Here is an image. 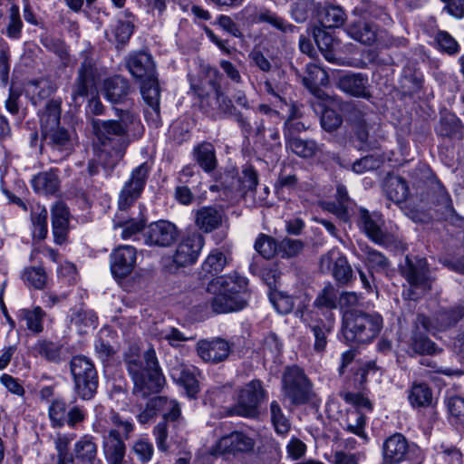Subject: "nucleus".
<instances>
[{
    "label": "nucleus",
    "mask_w": 464,
    "mask_h": 464,
    "mask_svg": "<svg viewBox=\"0 0 464 464\" xmlns=\"http://www.w3.org/2000/svg\"><path fill=\"white\" fill-rule=\"evenodd\" d=\"M382 225L383 218L381 213H370L365 208L360 209L359 226L370 239L378 244H384L386 242L387 236L382 229Z\"/></svg>",
    "instance_id": "nucleus-20"
},
{
    "label": "nucleus",
    "mask_w": 464,
    "mask_h": 464,
    "mask_svg": "<svg viewBox=\"0 0 464 464\" xmlns=\"http://www.w3.org/2000/svg\"><path fill=\"white\" fill-rule=\"evenodd\" d=\"M409 401L413 407H428L432 402V392L426 383H413Z\"/></svg>",
    "instance_id": "nucleus-43"
},
{
    "label": "nucleus",
    "mask_w": 464,
    "mask_h": 464,
    "mask_svg": "<svg viewBox=\"0 0 464 464\" xmlns=\"http://www.w3.org/2000/svg\"><path fill=\"white\" fill-rule=\"evenodd\" d=\"M178 237L177 227L165 220L150 224L144 231L145 243L149 246L167 247L176 242Z\"/></svg>",
    "instance_id": "nucleus-14"
},
{
    "label": "nucleus",
    "mask_w": 464,
    "mask_h": 464,
    "mask_svg": "<svg viewBox=\"0 0 464 464\" xmlns=\"http://www.w3.org/2000/svg\"><path fill=\"white\" fill-rule=\"evenodd\" d=\"M42 135L44 141L55 150L68 151L72 148L70 134L65 129L60 126Z\"/></svg>",
    "instance_id": "nucleus-37"
},
{
    "label": "nucleus",
    "mask_w": 464,
    "mask_h": 464,
    "mask_svg": "<svg viewBox=\"0 0 464 464\" xmlns=\"http://www.w3.org/2000/svg\"><path fill=\"white\" fill-rule=\"evenodd\" d=\"M270 414L276 431L281 435L288 433L291 428L290 421L285 416L280 404L276 401L270 403Z\"/></svg>",
    "instance_id": "nucleus-46"
},
{
    "label": "nucleus",
    "mask_w": 464,
    "mask_h": 464,
    "mask_svg": "<svg viewBox=\"0 0 464 464\" xmlns=\"http://www.w3.org/2000/svg\"><path fill=\"white\" fill-rule=\"evenodd\" d=\"M339 292L331 284L326 285L317 295L314 306L320 310H333L337 307Z\"/></svg>",
    "instance_id": "nucleus-40"
},
{
    "label": "nucleus",
    "mask_w": 464,
    "mask_h": 464,
    "mask_svg": "<svg viewBox=\"0 0 464 464\" xmlns=\"http://www.w3.org/2000/svg\"><path fill=\"white\" fill-rule=\"evenodd\" d=\"M231 351L230 344L222 338L200 340L197 343V353L205 362L218 363L225 361Z\"/></svg>",
    "instance_id": "nucleus-18"
},
{
    "label": "nucleus",
    "mask_w": 464,
    "mask_h": 464,
    "mask_svg": "<svg viewBox=\"0 0 464 464\" xmlns=\"http://www.w3.org/2000/svg\"><path fill=\"white\" fill-rule=\"evenodd\" d=\"M386 198L397 205L404 203L410 194L408 182L401 176L388 175L383 182Z\"/></svg>",
    "instance_id": "nucleus-26"
},
{
    "label": "nucleus",
    "mask_w": 464,
    "mask_h": 464,
    "mask_svg": "<svg viewBox=\"0 0 464 464\" xmlns=\"http://www.w3.org/2000/svg\"><path fill=\"white\" fill-rule=\"evenodd\" d=\"M99 77L94 61L85 56L77 69V77L72 88V99L75 105H81L95 87Z\"/></svg>",
    "instance_id": "nucleus-9"
},
{
    "label": "nucleus",
    "mask_w": 464,
    "mask_h": 464,
    "mask_svg": "<svg viewBox=\"0 0 464 464\" xmlns=\"http://www.w3.org/2000/svg\"><path fill=\"white\" fill-rule=\"evenodd\" d=\"M372 114L362 113L354 110L351 113V121L353 125L354 132L357 139L365 143L368 141L370 131L373 129Z\"/></svg>",
    "instance_id": "nucleus-34"
},
{
    "label": "nucleus",
    "mask_w": 464,
    "mask_h": 464,
    "mask_svg": "<svg viewBox=\"0 0 464 464\" xmlns=\"http://www.w3.org/2000/svg\"><path fill=\"white\" fill-rule=\"evenodd\" d=\"M304 248V243L299 239L284 238L278 243V253L282 257L297 256Z\"/></svg>",
    "instance_id": "nucleus-58"
},
{
    "label": "nucleus",
    "mask_w": 464,
    "mask_h": 464,
    "mask_svg": "<svg viewBox=\"0 0 464 464\" xmlns=\"http://www.w3.org/2000/svg\"><path fill=\"white\" fill-rule=\"evenodd\" d=\"M67 404L62 399L52 401L48 408V415L53 428H62L66 422Z\"/></svg>",
    "instance_id": "nucleus-45"
},
{
    "label": "nucleus",
    "mask_w": 464,
    "mask_h": 464,
    "mask_svg": "<svg viewBox=\"0 0 464 464\" xmlns=\"http://www.w3.org/2000/svg\"><path fill=\"white\" fill-rule=\"evenodd\" d=\"M462 130L461 121L452 114H447L440 119L438 132L445 137L460 136Z\"/></svg>",
    "instance_id": "nucleus-47"
},
{
    "label": "nucleus",
    "mask_w": 464,
    "mask_h": 464,
    "mask_svg": "<svg viewBox=\"0 0 464 464\" xmlns=\"http://www.w3.org/2000/svg\"><path fill=\"white\" fill-rule=\"evenodd\" d=\"M47 218L48 212L45 208H39L38 213L32 214V221L34 225V237L44 239L47 235Z\"/></svg>",
    "instance_id": "nucleus-55"
},
{
    "label": "nucleus",
    "mask_w": 464,
    "mask_h": 464,
    "mask_svg": "<svg viewBox=\"0 0 464 464\" xmlns=\"http://www.w3.org/2000/svg\"><path fill=\"white\" fill-rule=\"evenodd\" d=\"M179 382L184 387L188 396L190 398H194L199 392L198 381L195 374L188 369L181 370Z\"/></svg>",
    "instance_id": "nucleus-57"
},
{
    "label": "nucleus",
    "mask_w": 464,
    "mask_h": 464,
    "mask_svg": "<svg viewBox=\"0 0 464 464\" xmlns=\"http://www.w3.org/2000/svg\"><path fill=\"white\" fill-rule=\"evenodd\" d=\"M310 329L314 338V350L319 353L324 352L327 345V337L331 332V327L321 321L311 325Z\"/></svg>",
    "instance_id": "nucleus-48"
},
{
    "label": "nucleus",
    "mask_w": 464,
    "mask_h": 464,
    "mask_svg": "<svg viewBox=\"0 0 464 464\" xmlns=\"http://www.w3.org/2000/svg\"><path fill=\"white\" fill-rule=\"evenodd\" d=\"M252 22L267 23L273 28L280 31L283 34H290L295 30V26L293 24H289L286 20L277 15L276 13L266 8L256 12Z\"/></svg>",
    "instance_id": "nucleus-33"
},
{
    "label": "nucleus",
    "mask_w": 464,
    "mask_h": 464,
    "mask_svg": "<svg viewBox=\"0 0 464 464\" xmlns=\"http://www.w3.org/2000/svg\"><path fill=\"white\" fill-rule=\"evenodd\" d=\"M431 321L426 315L418 314L415 328L410 340V348L417 354H434L437 353L436 344L430 340L426 333L431 332Z\"/></svg>",
    "instance_id": "nucleus-13"
},
{
    "label": "nucleus",
    "mask_w": 464,
    "mask_h": 464,
    "mask_svg": "<svg viewBox=\"0 0 464 464\" xmlns=\"http://www.w3.org/2000/svg\"><path fill=\"white\" fill-rule=\"evenodd\" d=\"M328 82L327 72L316 64L307 65L306 76L304 77V83L312 92L317 93L320 85H325Z\"/></svg>",
    "instance_id": "nucleus-41"
},
{
    "label": "nucleus",
    "mask_w": 464,
    "mask_h": 464,
    "mask_svg": "<svg viewBox=\"0 0 464 464\" xmlns=\"http://www.w3.org/2000/svg\"><path fill=\"white\" fill-rule=\"evenodd\" d=\"M319 21L325 28H337L343 24L346 15L340 6H325L319 14Z\"/></svg>",
    "instance_id": "nucleus-38"
},
{
    "label": "nucleus",
    "mask_w": 464,
    "mask_h": 464,
    "mask_svg": "<svg viewBox=\"0 0 464 464\" xmlns=\"http://www.w3.org/2000/svg\"><path fill=\"white\" fill-rule=\"evenodd\" d=\"M62 345L53 342L43 341L37 344V351L39 354L46 360L53 362H58L62 359Z\"/></svg>",
    "instance_id": "nucleus-53"
},
{
    "label": "nucleus",
    "mask_w": 464,
    "mask_h": 464,
    "mask_svg": "<svg viewBox=\"0 0 464 464\" xmlns=\"http://www.w3.org/2000/svg\"><path fill=\"white\" fill-rule=\"evenodd\" d=\"M270 300L280 314H289L295 305L294 298L285 293L272 294Z\"/></svg>",
    "instance_id": "nucleus-61"
},
{
    "label": "nucleus",
    "mask_w": 464,
    "mask_h": 464,
    "mask_svg": "<svg viewBox=\"0 0 464 464\" xmlns=\"http://www.w3.org/2000/svg\"><path fill=\"white\" fill-rule=\"evenodd\" d=\"M193 157L205 172L209 173L218 166L215 147L210 142L203 141L194 147Z\"/></svg>",
    "instance_id": "nucleus-28"
},
{
    "label": "nucleus",
    "mask_w": 464,
    "mask_h": 464,
    "mask_svg": "<svg viewBox=\"0 0 464 464\" xmlns=\"http://www.w3.org/2000/svg\"><path fill=\"white\" fill-rule=\"evenodd\" d=\"M176 420H165L160 421L153 429V435L155 437V440L158 446V449L160 451H167L169 450V444L167 442L168 439V429L170 422H175Z\"/></svg>",
    "instance_id": "nucleus-59"
},
{
    "label": "nucleus",
    "mask_w": 464,
    "mask_h": 464,
    "mask_svg": "<svg viewBox=\"0 0 464 464\" xmlns=\"http://www.w3.org/2000/svg\"><path fill=\"white\" fill-rule=\"evenodd\" d=\"M345 31L352 39L364 45H372L378 39V26L363 19L350 23Z\"/></svg>",
    "instance_id": "nucleus-24"
},
{
    "label": "nucleus",
    "mask_w": 464,
    "mask_h": 464,
    "mask_svg": "<svg viewBox=\"0 0 464 464\" xmlns=\"http://www.w3.org/2000/svg\"><path fill=\"white\" fill-rule=\"evenodd\" d=\"M241 190L245 193L256 188L258 184V175L255 169L250 165L244 166L242 173L238 179Z\"/></svg>",
    "instance_id": "nucleus-56"
},
{
    "label": "nucleus",
    "mask_w": 464,
    "mask_h": 464,
    "mask_svg": "<svg viewBox=\"0 0 464 464\" xmlns=\"http://www.w3.org/2000/svg\"><path fill=\"white\" fill-rule=\"evenodd\" d=\"M409 450L405 437L395 433L385 440L382 445L384 464H398L404 460Z\"/></svg>",
    "instance_id": "nucleus-21"
},
{
    "label": "nucleus",
    "mask_w": 464,
    "mask_h": 464,
    "mask_svg": "<svg viewBox=\"0 0 464 464\" xmlns=\"http://www.w3.org/2000/svg\"><path fill=\"white\" fill-rule=\"evenodd\" d=\"M32 186L38 193L55 194L60 188V180L56 169L38 173L32 179Z\"/></svg>",
    "instance_id": "nucleus-29"
},
{
    "label": "nucleus",
    "mask_w": 464,
    "mask_h": 464,
    "mask_svg": "<svg viewBox=\"0 0 464 464\" xmlns=\"http://www.w3.org/2000/svg\"><path fill=\"white\" fill-rule=\"evenodd\" d=\"M255 447V441L242 432H232L223 436L210 450L211 455L236 454L239 452H249Z\"/></svg>",
    "instance_id": "nucleus-15"
},
{
    "label": "nucleus",
    "mask_w": 464,
    "mask_h": 464,
    "mask_svg": "<svg viewBox=\"0 0 464 464\" xmlns=\"http://www.w3.org/2000/svg\"><path fill=\"white\" fill-rule=\"evenodd\" d=\"M103 453L108 464H124L126 446L119 430L113 429L103 437Z\"/></svg>",
    "instance_id": "nucleus-22"
},
{
    "label": "nucleus",
    "mask_w": 464,
    "mask_h": 464,
    "mask_svg": "<svg viewBox=\"0 0 464 464\" xmlns=\"http://www.w3.org/2000/svg\"><path fill=\"white\" fill-rule=\"evenodd\" d=\"M314 40L324 58L329 62L336 63L338 60L336 49L339 44L330 34L322 30L314 32Z\"/></svg>",
    "instance_id": "nucleus-39"
},
{
    "label": "nucleus",
    "mask_w": 464,
    "mask_h": 464,
    "mask_svg": "<svg viewBox=\"0 0 464 464\" xmlns=\"http://www.w3.org/2000/svg\"><path fill=\"white\" fill-rule=\"evenodd\" d=\"M60 117L61 102L58 100L49 101L45 105L44 112L40 115L42 134L60 126Z\"/></svg>",
    "instance_id": "nucleus-32"
},
{
    "label": "nucleus",
    "mask_w": 464,
    "mask_h": 464,
    "mask_svg": "<svg viewBox=\"0 0 464 464\" xmlns=\"http://www.w3.org/2000/svg\"><path fill=\"white\" fill-rule=\"evenodd\" d=\"M401 273L410 285L403 292L406 298L416 300L431 289L432 278L425 259L411 260L406 257Z\"/></svg>",
    "instance_id": "nucleus-5"
},
{
    "label": "nucleus",
    "mask_w": 464,
    "mask_h": 464,
    "mask_svg": "<svg viewBox=\"0 0 464 464\" xmlns=\"http://www.w3.org/2000/svg\"><path fill=\"white\" fill-rule=\"evenodd\" d=\"M140 92L145 102L158 118L160 116V88L157 75L141 81Z\"/></svg>",
    "instance_id": "nucleus-31"
},
{
    "label": "nucleus",
    "mask_w": 464,
    "mask_h": 464,
    "mask_svg": "<svg viewBox=\"0 0 464 464\" xmlns=\"http://www.w3.org/2000/svg\"><path fill=\"white\" fill-rule=\"evenodd\" d=\"M285 137L287 146L297 156L302 158H311L315 154L317 145L314 140H302L296 137H288V134H285Z\"/></svg>",
    "instance_id": "nucleus-42"
},
{
    "label": "nucleus",
    "mask_w": 464,
    "mask_h": 464,
    "mask_svg": "<svg viewBox=\"0 0 464 464\" xmlns=\"http://www.w3.org/2000/svg\"><path fill=\"white\" fill-rule=\"evenodd\" d=\"M24 279L28 285L34 288L42 289L46 284L47 275L43 267L34 266L24 270Z\"/></svg>",
    "instance_id": "nucleus-52"
},
{
    "label": "nucleus",
    "mask_w": 464,
    "mask_h": 464,
    "mask_svg": "<svg viewBox=\"0 0 464 464\" xmlns=\"http://www.w3.org/2000/svg\"><path fill=\"white\" fill-rule=\"evenodd\" d=\"M23 23L20 18L19 7L13 5L10 8L9 24L6 28V34L10 38L17 39L20 37Z\"/></svg>",
    "instance_id": "nucleus-60"
},
{
    "label": "nucleus",
    "mask_w": 464,
    "mask_h": 464,
    "mask_svg": "<svg viewBox=\"0 0 464 464\" xmlns=\"http://www.w3.org/2000/svg\"><path fill=\"white\" fill-rule=\"evenodd\" d=\"M332 274L336 282L341 285H347L351 282L353 278V269L344 256L339 255L334 259Z\"/></svg>",
    "instance_id": "nucleus-44"
},
{
    "label": "nucleus",
    "mask_w": 464,
    "mask_h": 464,
    "mask_svg": "<svg viewBox=\"0 0 464 464\" xmlns=\"http://www.w3.org/2000/svg\"><path fill=\"white\" fill-rule=\"evenodd\" d=\"M227 263V254L219 248H215L210 251L207 258L204 260L201 269L202 272L206 274H218L223 271Z\"/></svg>",
    "instance_id": "nucleus-36"
},
{
    "label": "nucleus",
    "mask_w": 464,
    "mask_h": 464,
    "mask_svg": "<svg viewBox=\"0 0 464 464\" xmlns=\"http://www.w3.org/2000/svg\"><path fill=\"white\" fill-rule=\"evenodd\" d=\"M74 457L84 464H94L97 460V444L90 435H84L73 447Z\"/></svg>",
    "instance_id": "nucleus-30"
},
{
    "label": "nucleus",
    "mask_w": 464,
    "mask_h": 464,
    "mask_svg": "<svg viewBox=\"0 0 464 464\" xmlns=\"http://www.w3.org/2000/svg\"><path fill=\"white\" fill-rule=\"evenodd\" d=\"M137 260V250L131 246H120L111 254V270L118 278L130 276Z\"/></svg>",
    "instance_id": "nucleus-17"
},
{
    "label": "nucleus",
    "mask_w": 464,
    "mask_h": 464,
    "mask_svg": "<svg viewBox=\"0 0 464 464\" xmlns=\"http://www.w3.org/2000/svg\"><path fill=\"white\" fill-rule=\"evenodd\" d=\"M133 27L130 21H118L112 29L115 41L121 44L127 43L133 33Z\"/></svg>",
    "instance_id": "nucleus-62"
},
{
    "label": "nucleus",
    "mask_w": 464,
    "mask_h": 464,
    "mask_svg": "<svg viewBox=\"0 0 464 464\" xmlns=\"http://www.w3.org/2000/svg\"><path fill=\"white\" fill-rule=\"evenodd\" d=\"M45 312L40 307L34 309H21L18 312V318L25 324L26 328L34 334H40L44 330L43 319Z\"/></svg>",
    "instance_id": "nucleus-35"
},
{
    "label": "nucleus",
    "mask_w": 464,
    "mask_h": 464,
    "mask_svg": "<svg viewBox=\"0 0 464 464\" xmlns=\"http://www.w3.org/2000/svg\"><path fill=\"white\" fill-rule=\"evenodd\" d=\"M102 92L107 101L111 103H121L127 100L130 92L129 81L120 75H115L104 80Z\"/></svg>",
    "instance_id": "nucleus-25"
},
{
    "label": "nucleus",
    "mask_w": 464,
    "mask_h": 464,
    "mask_svg": "<svg viewBox=\"0 0 464 464\" xmlns=\"http://www.w3.org/2000/svg\"><path fill=\"white\" fill-rule=\"evenodd\" d=\"M124 360L134 382L133 393L136 396L146 398L150 393L159 392L163 386L165 379L153 348L144 353V363L140 361L137 346L130 348Z\"/></svg>",
    "instance_id": "nucleus-2"
},
{
    "label": "nucleus",
    "mask_w": 464,
    "mask_h": 464,
    "mask_svg": "<svg viewBox=\"0 0 464 464\" xmlns=\"http://www.w3.org/2000/svg\"><path fill=\"white\" fill-rule=\"evenodd\" d=\"M255 249L263 257L269 259L278 252V244L273 237L261 234L256 240Z\"/></svg>",
    "instance_id": "nucleus-50"
},
{
    "label": "nucleus",
    "mask_w": 464,
    "mask_h": 464,
    "mask_svg": "<svg viewBox=\"0 0 464 464\" xmlns=\"http://www.w3.org/2000/svg\"><path fill=\"white\" fill-rule=\"evenodd\" d=\"M264 397L265 391L261 382L252 381L240 390L237 402L227 410V414L255 418L258 415V406Z\"/></svg>",
    "instance_id": "nucleus-8"
},
{
    "label": "nucleus",
    "mask_w": 464,
    "mask_h": 464,
    "mask_svg": "<svg viewBox=\"0 0 464 464\" xmlns=\"http://www.w3.org/2000/svg\"><path fill=\"white\" fill-rule=\"evenodd\" d=\"M446 406L450 419L464 425V399L459 396L450 397L447 400Z\"/></svg>",
    "instance_id": "nucleus-54"
},
{
    "label": "nucleus",
    "mask_w": 464,
    "mask_h": 464,
    "mask_svg": "<svg viewBox=\"0 0 464 464\" xmlns=\"http://www.w3.org/2000/svg\"><path fill=\"white\" fill-rule=\"evenodd\" d=\"M368 79L360 73L345 74L339 78L338 87L353 96L369 98Z\"/></svg>",
    "instance_id": "nucleus-27"
},
{
    "label": "nucleus",
    "mask_w": 464,
    "mask_h": 464,
    "mask_svg": "<svg viewBox=\"0 0 464 464\" xmlns=\"http://www.w3.org/2000/svg\"><path fill=\"white\" fill-rule=\"evenodd\" d=\"M115 111L118 116L116 120L91 121L99 148V160L109 170L122 160L130 142V130L140 124L138 117L130 111L116 108Z\"/></svg>",
    "instance_id": "nucleus-1"
},
{
    "label": "nucleus",
    "mask_w": 464,
    "mask_h": 464,
    "mask_svg": "<svg viewBox=\"0 0 464 464\" xmlns=\"http://www.w3.org/2000/svg\"><path fill=\"white\" fill-rule=\"evenodd\" d=\"M436 42L440 50L449 54H454L459 51L457 41L445 31H440L437 34Z\"/></svg>",
    "instance_id": "nucleus-64"
},
{
    "label": "nucleus",
    "mask_w": 464,
    "mask_h": 464,
    "mask_svg": "<svg viewBox=\"0 0 464 464\" xmlns=\"http://www.w3.org/2000/svg\"><path fill=\"white\" fill-rule=\"evenodd\" d=\"M158 335L160 339L166 340L173 347H178L182 342L189 339L175 327L162 329L159 332Z\"/></svg>",
    "instance_id": "nucleus-63"
},
{
    "label": "nucleus",
    "mask_w": 464,
    "mask_h": 464,
    "mask_svg": "<svg viewBox=\"0 0 464 464\" xmlns=\"http://www.w3.org/2000/svg\"><path fill=\"white\" fill-rule=\"evenodd\" d=\"M205 244L200 234H192L183 238L178 245L173 255V261L179 266H187L194 264Z\"/></svg>",
    "instance_id": "nucleus-16"
},
{
    "label": "nucleus",
    "mask_w": 464,
    "mask_h": 464,
    "mask_svg": "<svg viewBox=\"0 0 464 464\" xmlns=\"http://www.w3.org/2000/svg\"><path fill=\"white\" fill-rule=\"evenodd\" d=\"M365 416L358 410L348 412L347 415V430L362 438H366L364 432Z\"/></svg>",
    "instance_id": "nucleus-51"
},
{
    "label": "nucleus",
    "mask_w": 464,
    "mask_h": 464,
    "mask_svg": "<svg viewBox=\"0 0 464 464\" xmlns=\"http://www.w3.org/2000/svg\"><path fill=\"white\" fill-rule=\"evenodd\" d=\"M382 327V318L377 314L347 311L343 318V334L351 344L374 339Z\"/></svg>",
    "instance_id": "nucleus-4"
},
{
    "label": "nucleus",
    "mask_w": 464,
    "mask_h": 464,
    "mask_svg": "<svg viewBox=\"0 0 464 464\" xmlns=\"http://www.w3.org/2000/svg\"><path fill=\"white\" fill-rule=\"evenodd\" d=\"M150 168L147 163H142L135 168L130 174V179L124 184L120 197L119 208L126 210L140 196L149 177Z\"/></svg>",
    "instance_id": "nucleus-11"
},
{
    "label": "nucleus",
    "mask_w": 464,
    "mask_h": 464,
    "mask_svg": "<svg viewBox=\"0 0 464 464\" xmlns=\"http://www.w3.org/2000/svg\"><path fill=\"white\" fill-rule=\"evenodd\" d=\"M283 392L293 405L305 404L313 396L312 383L298 366L286 368L283 375Z\"/></svg>",
    "instance_id": "nucleus-7"
},
{
    "label": "nucleus",
    "mask_w": 464,
    "mask_h": 464,
    "mask_svg": "<svg viewBox=\"0 0 464 464\" xmlns=\"http://www.w3.org/2000/svg\"><path fill=\"white\" fill-rule=\"evenodd\" d=\"M223 210L214 206L201 207L195 211V225L204 233L218 228L223 221Z\"/></svg>",
    "instance_id": "nucleus-23"
},
{
    "label": "nucleus",
    "mask_w": 464,
    "mask_h": 464,
    "mask_svg": "<svg viewBox=\"0 0 464 464\" xmlns=\"http://www.w3.org/2000/svg\"><path fill=\"white\" fill-rule=\"evenodd\" d=\"M160 412L162 413L165 420H178L180 417V408L175 401H169L162 396H156L150 398L146 402L144 410L138 415V420L140 423L145 424Z\"/></svg>",
    "instance_id": "nucleus-12"
},
{
    "label": "nucleus",
    "mask_w": 464,
    "mask_h": 464,
    "mask_svg": "<svg viewBox=\"0 0 464 464\" xmlns=\"http://www.w3.org/2000/svg\"><path fill=\"white\" fill-rule=\"evenodd\" d=\"M247 281L238 276H218L208 285L207 291L213 295L210 304L217 314L243 309L247 303Z\"/></svg>",
    "instance_id": "nucleus-3"
},
{
    "label": "nucleus",
    "mask_w": 464,
    "mask_h": 464,
    "mask_svg": "<svg viewBox=\"0 0 464 464\" xmlns=\"http://www.w3.org/2000/svg\"><path fill=\"white\" fill-rule=\"evenodd\" d=\"M126 65L131 75L140 81L157 75L153 58L146 52H136L130 54Z\"/></svg>",
    "instance_id": "nucleus-19"
},
{
    "label": "nucleus",
    "mask_w": 464,
    "mask_h": 464,
    "mask_svg": "<svg viewBox=\"0 0 464 464\" xmlns=\"http://www.w3.org/2000/svg\"><path fill=\"white\" fill-rule=\"evenodd\" d=\"M421 200L434 209L440 219L452 221L457 216L450 196L438 180L430 182L428 190Z\"/></svg>",
    "instance_id": "nucleus-10"
},
{
    "label": "nucleus",
    "mask_w": 464,
    "mask_h": 464,
    "mask_svg": "<svg viewBox=\"0 0 464 464\" xmlns=\"http://www.w3.org/2000/svg\"><path fill=\"white\" fill-rule=\"evenodd\" d=\"M131 451L140 464H147L152 459L154 447L148 440L140 439L133 443Z\"/></svg>",
    "instance_id": "nucleus-49"
},
{
    "label": "nucleus",
    "mask_w": 464,
    "mask_h": 464,
    "mask_svg": "<svg viewBox=\"0 0 464 464\" xmlns=\"http://www.w3.org/2000/svg\"><path fill=\"white\" fill-rule=\"evenodd\" d=\"M70 369L74 380L76 393L82 400H90L96 393L98 376L92 362L85 356L72 357Z\"/></svg>",
    "instance_id": "nucleus-6"
}]
</instances>
